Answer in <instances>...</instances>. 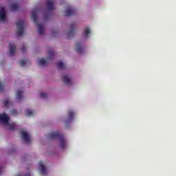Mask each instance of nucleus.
I'll list each match as a JSON object with an SVG mask.
<instances>
[{
	"mask_svg": "<svg viewBox=\"0 0 176 176\" xmlns=\"http://www.w3.org/2000/svg\"><path fill=\"white\" fill-rule=\"evenodd\" d=\"M0 122L4 124L8 130H13L14 129V122L10 121L8 115L5 113L0 114Z\"/></svg>",
	"mask_w": 176,
	"mask_h": 176,
	"instance_id": "obj_1",
	"label": "nucleus"
},
{
	"mask_svg": "<svg viewBox=\"0 0 176 176\" xmlns=\"http://www.w3.org/2000/svg\"><path fill=\"white\" fill-rule=\"evenodd\" d=\"M52 58H54V52L50 51L47 53V60H45V58H38V65H45L47 61H49V60H52Z\"/></svg>",
	"mask_w": 176,
	"mask_h": 176,
	"instance_id": "obj_2",
	"label": "nucleus"
},
{
	"mask_svg": "<svg viewBox=\"0 0 176 176\" xmlns=\"http://www.w3.org/2000/svg\"><path fill=\"white\" fill-rule=\"evenodd\" d=\"M24 34V22L19 21L16 22V35L21 36Z\"/></svg>",
	"mask_w": 176,
	"mask_h": 176,
	"instance_id": "obj_3",
	"label": "nucleus"
},
{
	"mask_svg": "<svg viewBox=\"0 0 176 176\" xmlns=\"http://www.w3.org/2000/svg\"><path fill=\"white\" fill-rule=\"evenodd\" d=\"M8 20V14L5 7L0 8V23H5Z\"/></svg>",
	"mask_w": 176,
	"mask_h": 176,
	"instance_id": "obj_4",
	"label": "nucleus"
},
{
	"mask_svg": "<svg viewBox=\"0 0 176 176\" xmlns=\"http://www.w3.org/2000/svg\"><path fill=\"white\" fill-rule=\"evenodd\" d=\"M21 134L25 142H30L31 141V135H30V133L27 131L22 130Z\"/></svg>",
	"mask_w": 176,
	"mask_h": 176,
	"instance_id": "obj_5",
	"label": "nucleus"
},
{
	"mask_svg": "<svg viewBox=\"0 0 176 176\" xmlns=\"http://www.w3.org/2000/svg\"><path fill=\"white\" fill-rule=\"evenodd\" d=\"M63 81L65 85H72V77L70 75L65 74L63 76Z\"/></svg>",
	"mask_w": 176,
	"mask_h": 176,
	"instance_id": "obj_6",
	"label": "nucleus"
},
{
	"mask_svg": "<svg viewBox=\"0 0 176 176\" xmlns=\"http://www.w3.org/2000/svg\"><path fill=\"white\" fill-rule=\"evenodd\" d=\"M38 170L40 171V173L43 175L44 174H46V168L45 167V165H43V163L40 162L38 164Z\"/></svg>",
	"mask_w": 176,
	"mask_h": 176,
	"instance_id": "obj_7",
	"label": "nucleus"
},
{
	"mask_svg": "<svg viewBox=\"0 0 176 176\" xmlns=\"http://www.w3.org/2000/svg\"><path fill=\"white\" fill-rule=\"evenodd\" d=\"M74 13H75V10L69 7L65 10V16H72V14H74Z\"/></svg>",
	"mask_w": 176,
	"mask_h": 176,
	"instance_id": "obj_8",
	"label": "nucleus"
},
{
	"mask_svg": "<svg viewBox=\"0 0 176 176\" xmlns=\"http://www.w3.org/2000/svg\"><path fill=\"white\" fill-rule=\"evenodd\" d=\"M90 28H85V29L84 30V32L82 34V36L85 39H86L87 38H89V35H90Z\"/></svg>",
	"mask_w": 176,
	"mask_h": 176,
	"instance_id": "obj_9",
	"label": "nucleus"
},
{
	"mask_svg": "<svg viewBox=\"0 0 176 176\" xmlns=\"http://www.w3.org/2000/svg\"><path fill=\"white\" fill-rule=\"evenodd\" d=\"M47 6L48 9H50V10L53 9V6H54V1L48 0L47 1Z\"/></svg>",
	"mask_w": 176,
	"mask_h": 176,
	"instance_id": "obj_10",
	"label": "nucleus"
},
{
	"mask_svg": "<svg viewBox=\"0 0 176 176\" xmlns=\"http://www.w3.org/2000/svg\"><path fill=\"white\" fill-rule=\"evenodd\" d=\"M16 100H21L23 98V91L21 90L16 91Z\"/></svg>",
	"mask_w": 176,
	"mask_h": 176,
	"instance_id": "obj_11",
	"label": "nucleus"
},
{
	"mask_svg": "<svg viewBox=\"0 0 176 176\" xmlns=\"http://www.w3.org/2000/svg\"><path fill=\"white\" fill-rule=\"evenodd\" d=\"M38 32L40 35L45 34V28L42 25H38Z\"/></svg>",
	"mask_w": 176,
	"mask_h": 176,
	"instance_id": "obj_12",
	"label": "nucleus"
},
{
	"mask_svg": "<svg viewBox=\"0 0 176 176\" xmlns=\"http://www.w3.org/2000/svg\"><path fill=\"white\" fill-rule=\"evenodd\" d=\"M16 53V46L14 45H12L10 46V54L13 55Z\"/></svg>",
	"mask_w": 176,
	"mask_h": 176,
	"instance_id": "obj_13",
	"label": "nucleus"
},
{
	"mask_svg": "<svg viewBox=\"0 0 176 176\" xmlns=\"http://www.w3.org/2000/svg\"><path fill=\"white\" fill-rule=\"evenodd\" d=\"M82 49V46L81 45L80 43H77V44L76 45V50L77 52H78V53H80Z\"/></svg>",
	"mask_w": 176,
	"mask_h": 176,
	"instance_id": "obj_14",
	"label": "nucleus"
},
{
	"mask_svg": "<svg viewBox=\"0 0 176 176\" xmlns=\"http://www.w3.org/2000/svg\"><path fill=\"white\" fill-rule=\"evenodd\" d=\"M34 111L30 109H27L25 110V115L26 116H31V115H33Z\"/></svg>",
	"mask_w": 176,
	"mask_h": 176,
	"instance_id": "obj_15",
	"label": "nucleus"
},
{
	"mask_svg": "<svg viewBox=\"0 0 176 176\" xmlns=\"http://www.w3.org/2000/svg\"><path fill=\"white\" fill-rule=\"evenodd\" d=\"M3 104H4L5 107H9V105H10L12 104V102H10V99H6L3 101Z\"/></svg>",
	"mask_w": 176,
	"mask_h": 176,
	"instance_id": "obj_16",
	"label": "nucleus"
},
{
	"mask_svg": "<svg viewBox=\"0 0 176 176\" xmlns=\"http://www.w3.org/2000/svg\"><path fill=\"white\" fill-rule=\"evenodd\" d=\"M31 18L32 19V20H36V11H32V14H31Z\"/></svg>",
	"mask_w": 176,
	"mask_h": 176,
	"instance_id": "obj_17",
	"label": "nucleus"
},
{
	"mask_svg": "<svg viewBox=\"0 0 176 176\" xmlns=\"http://www.w3.org/2000/svg\"><path fill=\"white\" fill-rule=\"evenodd\" d=\"M66 145H67V142H65V140H60V148H65Z\"/></svg>",
	"mask_w": 176,
	"mask_h": 176,
	"instance_id": "obj_18",
	"label": "nucleus"
},
{
	"mask_svg": "<svg viewBox=\"0 0 176 176\" xmlns=\"http://www.w3.org/2000/svg\"><path fill=\"white\" fill-rule=\"evenodd\" d=\"M17 8H18L17 4H12V5L10 6V10H11L12 11L16 10Z\"/></svg>",
	"mask_w": 176,
	"mask_h": 176,
	"instance_id": "obj_19",
	"label": "nucleus"
},
{
	"mask_svg": "<svg viewBox=\"0 0 176 176\" xmlns=\"http://www.w3.org/2000/svg\"><path fill=\"white\" fill-rule=\"evenodd\" d=\"M39 97H41V98H46V97H47V94L45 92H41L39 94Z\"/></svg>",
	"mask_w": 176,
	"mask_h": 176,
	"instance_id": "obj_20",
	"label": "nucleus"
},
{
	"mask_svg": "<svg viewBox=\"0 0 176 176\" xmlns=\"http://www.w3.org/2000/svg\"><path fill=\"white\" fill-rule=\"evenodd\" d=\"M68 116L69 119H72V117L75 116V113L72 111H69L68 113Z\"/></svg>",
	"mask_w": 176,
	"mask_h": 176,
	"instance_id": "obj_21",
	"label": "nucleus"
},
{
	"mask_svg": "<svg viewBox=\"0 0 176 176\" xmlns=\"http://www.w3.org/2000/svg\"><path fill=\"white\" fill-rule=\"evenodd\" d=\"M58 68H60V69H63V68H64V67H65V65L63 62H59L58 63Z\"/></svg>",
	"mask_w": 176,
	"mask_h": 176,
	"instance_id": "obj_22",
	"label": "nucleus"
},
{
	"mask_svg": "<svg viewBox=\"0 0 176 176\" xmlns=\"http://www.w3.org/2000/svg\"><path fill=\"white\" fill-rule=\"evenodd\" d=\"M57 137V133H52L50 134V138H56Z\"/></svg>",
	"mask_w": 176,
	"mask_h": 176,
	"instance_id": "obj_23",
	"label": "nucleus"
},
{
	"mask_svg": "<svg viewBox=\"0 0 176 176\" xmlns=\"http://www.w3.org/2000/svg\"><path fill=\"white\" fill-rule=\"evenodd\" d=\"M70 36H74V31H70L67 34V38H70Z\"/></svg>",
	"mask_w": 176,
	"mask_h": 176,
	"instance_id": "obj_24",
	"label": "nucleus"
},
{
	"mask_svg": "<svg viewBox=\"0 0 176 176\" xmlns=\"http://www.w3.org/2000/svg\"><path fill=\"white\" fill-rule=\"evenodd\" d=\"M2 90H3V85L2 83L0 82V91H2Z\"/></svg>",
	"mask_w": 176,
	"mask_h": 176,
	"instance_id": "obj_25",
	"label": "nucleus"
},
{
	"mask_svg": "<svg viewBox=\"0 0 176 176\" xmlns=\"http://www.w3.org/2000/svg\"><path fill=\"white\" fill-rule=\"evenodd\" d=\"M25 63V60H21V65H24Z\"/></svg>",
	"mask_w": 176,
	"mask_h": 176,
	"instance_id": "obj_26",
	"label": "nucleus"
},
{
	"mask_svg": "<svg viewBox=\"0 0 176 176\" xmlns=\"http://www.w3.org/2000/svg\"><path fill=\"white\" fill-rule=\"evenodd\" d=\"M16 111H12V115H16Z\"/></svg>",
	"mask_w": 176,
	"mask_h": 176,
	"instance_id": "obj_27",
	"label": "nucleus"
}]
</instances>
